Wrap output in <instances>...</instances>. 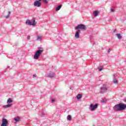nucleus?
Wrapping results in <instances>:
<instances>
[{"mask_svg":"<svg viewBox=\"0 0 126 126\" xmlns=\"http://www.w3.org/2000/svg\"><path fill=\"white\" fill-rule=\"evenodd\" d=\"M126 104L123 103L117 104L113 107L114 110L117 111H124V110H126Z\"/></svg>","mask_w":126,"mask_h":126,"instance_id":"f257e3e1","label":"nucleus"},{"mask_svg":"<svg viewBox=\"0 0 126 126\" xmlns=\"http://www.w3.org/2000/svg\"><path fill=\"white\" fill-rule=\"evenodd\" d=\"M44 51V49L42 47H38V50L35 52V53L33 56L34 59L35 60H38L39 59V57L40 55H42V53H43Z\"/></svg>","mask_w":126,"mask_h":126,"instance_id":"f03ea898","label":"nucleus"},{"mask_svg":"<svg viewBox=\"0 0 126 126\" xmlns=\"http://www.w3.org/2000/svg\"><path fill=\"white\" fill-rule=\"evenodd\" d=\"M13 102V100L11 98H9L7 101V104L6 105H3L2 106L3 108H4L5 109H6V108H10V107H11V106H12Z\"/></svg>","mask_w":126,"mask_h":126,"instance_id":"7ed1b4c3","label":"nucleus"},{"mask_svg":"<svg viewBox=\"0 0 126 126\" xmlns=\"http://www.w3.org/2000/svg\"><path fill=\"white\" fill-rule=\"evenodd\" d=\"M76 30H78V29H81V30H86L87 28L85 26V25L79 24L78 25L77 27H75Z\"/></svg>","mask_w":126,"mask_h":126,"instance_id":"20e7f679","label":"nucleus"},{"mask_svg":"<svg viewBox=\"0 0 126 126\" xmlns=\"http://www.w3.org/2000/svg\"><path fill=\"white\" fill-rule=\"evenodd\" d=\"M32 22L28 20H27L26 21V24H28V25H29L30 26H34V25H36V23L35 22V19L32 18Z\"/></svg>","mask_w":126,"mask_h":126,"instance_id":"39448f33","label":"nucleus"},{"mask_svg":"<svg viewBox=\"0 0 126 126\" xmlns=\"http://www.w3.org/2000/svg\"><path fill=\"white\" fill-rule=\"evenodd\" d=\"M8 126V121L7 119L3 118L2 120V124H1V126Z\"/></svg>","mask_w":126,"mask_h":126,"instance_id":"423d86ee","label":"nucleus"},{"mask_svg":"<svg viewBox=\"0 0 126 126\" xmlns=\"http://www.w3.org/2000/svg\"><path fill=\"white\" fill-rule=\"evenodd\" d=\"M107 87L106 85H103L101 88L100 90V93L101 94L105 93V92H107Z\"/></svg>","mask_w":126,"mask_h":126,"instance_id":"0eeeda50","label":"nucleus"},{"mask_svg":"<svg viewBox=\"0 0 126 126\" xmlns=\"http://www.w3.org/2000/svg\"><path fill=\"white\" fill-rule=\"evenodd\" d=\"M91 111H94L97 108H98V104H91L90 105Z\"/></svg>","mask_w":126,"mask_h":126,"instance_id":"6e6552de","label":"nucleus"},{"mask_svg":"<svg viewBox=\"0 0 126 126\" xmlns=\"http://www.w3.org/2000/svg\"><path fill=\"white\" fill-rule=\"evenodd\" d=\"M119 75V73H116L113 75V82L115 84H118V81L117 80V78H118L117 76Z\"/></svg>","mask_w":126,"mask_h":126,"instance_id":"1a4fd4ad","label":"nucleus"},{"mask_svg":"<svg viewBox=\"0 0 126 126\" xmlns=\"http://www.w3.org/2000/svg\"><path fill=\"white\" fill-rule=\"evenodd\" d=\"M41 2L39 0H36L34 2V6H36V7H40L41 5Z\"/></svg>","mask_w":126,"mask_h":126,"instance_id":"9d476101","label":"nucleus"},{"mask_svg":"<svg viewBox=\"0 0 126 126\" xmlns=\"http://www.w3.org/2000/svg\"><path fill=\"white\" fill-rule=\"evenodd\" d=\"M48 77H50V78H53V77H55L56 76V74L53 72H50L47 74Z\"/></svg>","mask_w":126,"mask_h":126,"instance_id":"9b49d317","label":"nucleus"},{"mask_svg":"<svg viewBox=\"0 0 126 126\" xmlns=\"http://www.w3.org/2000/svg\"><path fill=\"white\" fill-rule=\"evenodd\" d=\"M80 33V30H77L75 34V37L76 39H78L79 38V34Z\"/></svg>","mask_w":126,"mask_h":126,"instance_id":"f8f14e48","label":"nucleus"},{"mask_svg":"<svg viewBox=\"0 0 126 126\" xmlns=\"http://www.w3.org/2000/svg\"><path fill=\"white\" fill-rule=\"evenodd\" d=\"M98 14H99L98 11L95 10L94 12V17H96V16H98Z\"/></svg>","mask_w":126,"mask_h":126,"instance_id":"ddd939ff","label":"nucleus"},{"mask_svg":"<svg viewBox=\"0 0 126 126\" xmlns=\"http://www.w3.org/2000/svg\"><path fill=\"white\" fill-rule=\"evenodd\" d=\"M62 5H59L56 9V11H59L61 8H62Z\"/></svg>","mask_w":126,"mask_h":126,"instance_id":"4468645a","label":"nucleus"},{"mask_svg":"<svg viewBox=\"0 0 126 126\" xmlns=\"http://www.w3.org/2000/svg\"><path fill=\"white\" fill-rule=\"evenodd\" d=\"M116 36H117V38H118V39H119V40H121V39H122V35H121V34L116 33Z\"/></svg>","mask_w":126,"mask_h":126,"instance_id":"2eb2a0df","label":"nucleus"},{"mask_svg":"<svg viewBox=\"0 0 126 126\" xmlns=\"http://www.w3.org/2000/svg\"><path fill=\"white\" fill-rule=\"evenodd\" d=\"M14 121L17 123V122H19L20 121V118L17 117L14 119Z\"/></svg>","mask_w":126,"mask_h":126,"instance_id":"dca6fc26","label":"nucleus"},{"mask_svg":"<svg viewBox=\"0 0 126 126\" xmlns=\"http://www.w3.org/2000/svg\"><path fill=\"white\" fill-rule=\"evenodd\" d=\"M82 97V95H81V94H78L77 95V99H78V100H79V99H81Z\"/></svg>","mask_w":126,"mask_h":126,"instance_id":"f3484780","label":"nucleus"},{"mask_svg":"<svg viewBox=\"0 0 126 126\" xmlns=\"http://www.w3.org/2000/svg\"><path fill=\"white\" fill-rule=\"evenodd\" d=\"M67 121H71V115H68L67 116Z\"/></svg>","mask_w":126,"mask_h":126,"instance_id":"a211bd4d","label":"nucleus"},{"mask_svg":"<svg viewBox=\"0 0 126 126\" xmlns=\"http://www.w3.org/2000/svg\"><path fill=\"white\" fill-rule=\"evenodd\" d=\"M42 38H43V36H37V41H41V39H42Z\"/></svg>","mask_w":126,"mask_h":126,"instance_id":"6ab92c4d","label":"nucleus"},{"mask_svg":"<svg viewBox=\"0 0 126 126\" xmlns=\"http://www.w3.org/2000/svg\"><path fill=\"white\" fill-rule=\"evenodd\" d=\"M9 15H10V11H8V15L5 16V18H9Z\"/></svg>","mask_w":126,"mask_h":126,"instance_id":"aec40b11","label":"nucleus"},{"mask_svg":"<svg viewBox=\"0 0 126 126\" xmlns=\"http://www.w3.org/2000/svg\"><path fill=\"white\" fill-rule=\"evenodd\" d=\"M45 115H46V113L42 112L41 113V117H44V116H45Z\"/></svg>","mask_w":126,"mask_h":126,"instance_id":"412c9836","label":"nucleus"},{"mask_svg":"<svg viewBox=\"0 0 126 126\" xmlns=\"http://www.w3.org/2000/svg\"><path fill=\"white\" fill-rule=\"evenodd\" d=\"M42 1H43V2H44L45 3H48V1H47V0H42Z\"/></svg>","mask_w":126,"mask_h":126,"instance_id":"4be33fe9","label":"nucleus"},{"mask_svg":"<svg viewBox=\"0 0 126 126\" xmlns=\"http://www.w3.org/2000/svg\"><path fill=\"white\" fill-rule=\"evenodd\" d=\"M55 101H56V98H52L51 99V102H55Z\"/></svg>","mask_w":126,"mask_h":126,"instance_id":"5701e85b","label":"nucleus"},{"mask_svg":"<svg viewBox=\"0 0 126 126\" xmlns=\"http://www.w3.org/2000/svg\"><path fill=\"white\" fill-rule=\"evenodd\" d=\"M111 12H114V11H115V9L114 8H112L111 9Z\"/></svg>","mask_w":126,"mask_h":126,"instance_id":"b1692460","label":"nucleus"},{"mask_svg":"<svg viewBox=\"0 0 126 126\" xmlns=\"http://www.w3.org/2000/svg\"><path fill=\"white\" fill-rule=\"evenodd\" d=\"M111 51H112V49L111 48H109L108 49V50L107 51V53H110V52H111Z\"/></svg>","mask_w":126,"mask_h":126,"instance_id":"393cba45","label":"nucleus"},{"mask_svg":"<svg viewBox=\"0 0 126 126\" xmlns=\"http://www.w3.org/2000/svg\"><path fill=\"white\" fill-rule=\"evenodd\" d=\"M70 89L71 90H72V89H73V87H72V86H70Z\"/></svg>","mask_w":126,"mask_h":126,"instance_id":"a878e982","label":"nucleus"},{"mask_svg":"<svg viewBox=\"0 0 126 126\" xmlns=\"http://www.w3.org/2000/svg\"><path fill=\"white\" fill-rule=\"evenodd\" d=\"M98 70H99V71H101V70H103V68H99Z\"/></svg>","mask_w":126,"mask_h":126,"instance_id":"bb28decb","label":"nucleus"},{"mask_svg":"<svg viewBox=\"0 0 126 126\" xmlns=\"http://www.w3.org/2000/svg\"><path fill=\"white\" fill-rule=\"evenodd\" d=\"M30 37H31L30 35L28 36V39L30 40Z\"/></svg>","mask_w":126,"mask_h":126,"instance_id":"cd10ccee","label":"nucleus"},{"mask_svg":"<svg viewBox=\"0 0 126 126\" xmlns=\"http://www.w3.org/2000/svg\"><path fill=\"white\" fill-rule=\"evenodd\" d=\"M116 31H117V30H116V29L114 30L113 33H115L116 32Z\"/></svg>","mask_w":126,"mask_h":126,"instance_id":"c85d7f7f","label":"nucleus"},{"mask_svg":"<svg viewBox=\"0 0 126 126\" xmlns=\"http://www.w3.org/2000/svg\"><path fill=\"white\" fill-rule=\"evenodd\" d=\"M101 102H102V103H104V102H105L104 99H102V100H101Z\"/></svg>","mask_w":126,"mask_h":126,"instance_id":"c756f323","label":"nucleus"},{"mask_svg":"<svg viewBox=\"0 0 126 126\" xmlns=\"http://www.w3.org/2000/svg\"><path fill=\"white\" fill-rule=\"evenodd\" d=\"M33 76H34L35 77H36V76H37V75H36V74H34L33 75Z\"/></svg>","mask_w":126,"mask_h":126,"instance_id":"7c9ffc66","label":"nucleus"},{"mask_svg":"<svg viewBox=\"0 0 126 126\" xmlns=\"http://www.w3.org/2000/svg\"><path fill=\"white\" fill-rule=\"evenodd\" d=\"M41 0H38L39 1H40L41 2Z\"/></svg>","mask_w":126,"mask_h":126,"instance_id":"2f4dec72","label":"nucleus"}]
</instances>
